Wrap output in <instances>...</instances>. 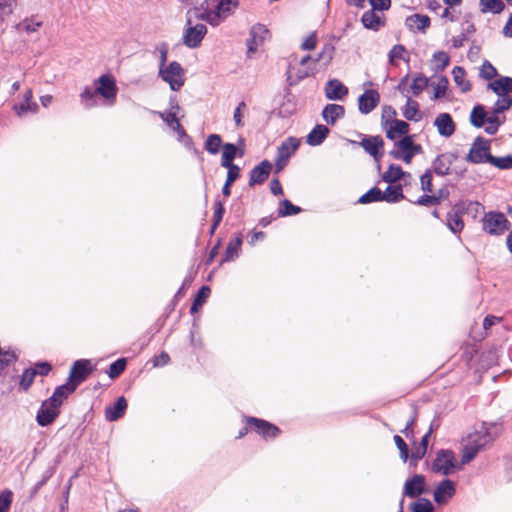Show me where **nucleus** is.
<instances>
[{
    "instance_id": "obj_1",
    "label": "nucleus",
    "mask_w": 512,
    "mask_h": 512,
    "mask_svg": "<svg viewBox=\"0 0 512 512\" xmlns=\"http://www.w3.org/2000/svg\"><path fill=\"white\" fill-rule=\"evenodd\" d=\"M117 85L114 77L110 74H103L94 82V89L85 88L81 93L82 103L87 108L98 104V95L109 103H113L117 95Z\"/></svg>"
},
{
    "instance_id": "obj_2",
    "label": "nucleus",
    "mask_w": 512,
    "mask_h": 512,
    "mask_svg": "<svg viewBox=\"0 0 512 512\" xmlns=\"http://www.w3.org/2000/svg\"><path fill=\"white\" fill-rule=\"evenodd\" d=\"M238 6L233 0H205L197 17L215 27L231 16Z\"/></svg>"
},
{
    "instance_id": "obj_3",
    "label": "nucleus",
    "mask_w": 512,
    "mask_h": 512,
    "mask_svg": "<svg viewBox=\"0 0 512 512\" xmlns=\"http://www.w3.org/2000/svg\"><path fill=\"white\" fill-rule=\"evenodd\" d=\"M64 398V384L55 389L54 394L45 400L36 415L37 423L44 427L50 425L60 413V406Z\"/></svg>"
},
{
    "instance_id": "obj_4",
    "label": "nucleus",
    "mask_w": 512,
    "mask_h": 512,
    "mask_svg": "<svg viewBox=\"0 0 512 512\" xmlns=\"http://www.w3.org/2000/svg\"><path fill=\"white\" fill-rule=\"evenodd\" d=\"M94 367L89 359L76 360L66 379V397L72 394L93 372Z\"/></svg>"
},
{
    "instance_id": "obj_5",
    "label": "nucleus",
    "mask_w": 512,
    "mask_h": 512,
    "mask_svg": "<svg viewBox=\"0 0 512 512\" xmlns=\"http://www.w3.org/2000/svg\"><path fill=\"white\" fill-rule=\"evenodd\" d=\"M460 469L461 465L452 450L441 449L436 453V457L432 463L433 472L448 476Z\"/></svg>"
},
{
    "instance_id": "obj_6",
    "label": "nucleus",
    "mask_w": 512,
    "mask_h": 512,
    "mask_svg": "<svg viewBox=\"0 0 512 512\" xmlns=\"http://www.w3.org/2000/svg\"><path fill=\"white\" fill-rule=\"evenodd\" d=\"M482 223L483 230L491 235H501L510 228V222L501 212L491 211L486 213Z\"/></svg>"
},
{
    "instance_id": "obj_7",
    "label": "nucleus",
    "mask_w": 512,
    "mask_h": 512,
    "mask_svg": "<svg viewBox=\"0 0 512 512\" xmlns=\"http://www.w3.org/2000/svg\"><path fill=\"white\" fill-rule=\"evenodd\" d=\"M359 145L368 153L377 163V170H381L380 160L384 155V140L380 135L370 136L361 135Z\"/></svg>"
},
{
    "instance_id": "obj_8",
    "label": "nucleus",
    "mask_w": 512,
    "mask_h": 512,
    "mask_svg": "<svg viewBox=\"0 0 512 512\" xmlns=\"http://www.w3.org/2000/svg\"><path fill=\"white\" fill-rule=\"evenodd\" d=\"M159 75L170 85L173 91L180 90L184 85V70L176 61L171 62L167 67L159 69Z\"/></svg>"
},
{
    "instance_id": "obj_9",
    "label": "nucleus",
    "mask_w": 512,
    "mask_h": 512,
    "mask_svg": "<svg viewBox=\"0 0 512 512\" xmlns=\"http://www.w3.org/2000/svg\"><path fill=\"white\" fill-rule=\"evenodd\" d=\"M490 156V141L478 136L471 145L466 161L473 164L488 163Z\"/></svg>"
},
{
    "instance_id": "obj_10",
    "label": "nucleus",
    "mask_w": 512,
    "mask_h": 512,
    "mask_svg": "<svg viewBox=\"0 0 512 512\" xmlns=\"http://www.w3.org/2000/svg\"><path fill=\"white\" fill-rule=\"evenodd\" d=\"M299 147V141L294 137H289L281 143L277 149V156L275 160V173L281 172L289 162V159Z\"/></svg>"
},
{
    "instance_id": "obj_11",
    "label": "nucleus",
    "mask_w": 512,
    "mask_h": 512,
    "mask_svg": "<svg viewBox=\"0 0 512 512\" xmlns=\"http://www.w3.org/2000/svg\"><path fill=\"white\" fill-rule=\"evenodd\" d=\"M250 37L247 39V56L251 57L269 37V30L265 25L257 23L250 29Z\"/></svg>"
},
{
    "instance_id": "obj_12",
    "label": "nucleus",
    "mask_w": 512,
    "mask_h": 512,
    "mask_svg": "<svg viewBox=\"0 0 512 512\" xmlns=\"http://www.w3.org/2000/svg\"><path fill=\"white\" fill-rule=\"evenodd\" d=\"M246 423L266 439L276 438L280 434V429L266 420L247 417Z\"/></svg>"
},
{
    "instance_id": "obj_13",
    "label": "nucleus",
    "mask_w": 512,
    "mask_h": 512,
    "mask_svg": "<svg viewBox=\"0 0 512 512\" xmlns=\"http://www.w3.org/2000/svg\"><path fill=\"white\" fill-rule=\"evenodd\" d=\"M456 493V485L450 479H443L434 490V501L439 504H446Z\"/></svg>"
},
{
    "instance_id": "obj_14",
    "label": "nucleus",
    "mask_w": 512,
    "mask_h": 512,
    "mask_svg": "<svg viewBox=\"0 0 512 512\" xmlns=\"http://www.w3.org/2000/svg\"><path fill=\"white\" fill-rule=\"evenodd\" d=\"M207 33V27L204 24L189 26L184 35L183 43L189 48L198 47Z\"/></svg>"
},
{
    "instance_id": "obj_15",
    "label": "nucleus",
    "mask_w": 512,
    "mask_h": 512,
    "mask_svg": "<svg viewBox=\"0 0 512 512\" xmlns=\"http://www.w3.org/2000/svg\"><path fill=\"white\" fill-rule=\"evenodd\" d=\"M380 102V94L377 90H366L358 98V109L362 114L371 113Z\"/></svg>"
},
{
    "instance_id": "obj_16",
    "label": "nucleus",
    "mask_w": 512,
    "mask_h": 512,
    "mask_svg": "<svg viewBox=\"0 0 512 512\" xmlns=\"http://www.w3.org/2000/svg\"><path fill=\"white\" fill-rule=\"evenodd\" d=\"M425 477L421 474H415L406 480L403 488V497L415 498L425 492Z\"/></svg>"
},
{
    "instance_id": "obj_17",
    "label": "nucleus",
    "mask_w": 512,
    "mask_h": 512,
    "mask_svg": "<svg viewBox=\"0 0 512 512\" xmlns=\"http://www.w3.org/2000/svg\"><path fill=\"white\" fill-rule=\"evenodd\" d=\"M456 153H442L438 155L432 162L433 171L438 176H446L450 174L452 164L457 160Z\"/></svg>"
},
{
    "instance_id": "obj_18",
    "label": "nucleus",
    "mask_w": 512,
    "mask_h": 512,
    "mask_svg": "<svg viewBox=\"0 0 512 512\" xmlns=\"http://www.w3.org/2000/svg\"><path fill=\"white\" fill-rule=\"evenodd\" d=\"M272 164L268 160H263L258 165H256L251 171H250V177H249V186L253 187L255 185H259L264 183L271 172Z\"/></svg>"
},
{
    "instance_id": "obj_19",
    "label": "nucleus",
    "mask_w": 512,
    "mask_h": 512,
    "mask_svg": "<svg viewBox=\"0 0 512 512\" xmlns=\"http://www.w3.org/2000/svg\"><path fill=\"white\" fill-rule=\"evenodd\" d=\"M434 125L442 137H450L454 134L456 126L449 113H440L434 120Z\"/></svg>"
},
{
    "instance_id": "obj_20",
    "label": "nucleus",
    "mask_w": 512,
    "mask_h": 512,
    "mask_svg": "<svg viewBox=\"0 0 512 512\" xmlns=\"http://www.w3.org/2000/svg\"><path fill=\"white\" fill-rule=\"evenodd\" d=\"M324 90L329 100H343L348 95V88L338 79L329 80Z\"/></svg>"
},
{
    "instance_id": "obj_21",
    "label": "nucleus",
    "mask_w": 512,
    "mask_h": 512,
    "mask_svg": "<svg viewBox=\"0 0 512 512\" xmlns=\"http://www.w3.org/2000/svg\"><path fill=\"white\" fill-rule=\"evenodd\" d=\"M128 404L124 396H120L110 406L105 408V419L109 422H115L121 419L127 410Z\"/></svg>"
},
{
    "instance_id": "obj_22",
    "label": "nucleus",
    "mask_w": 512,
    "mask_h": 512,
    "mask_svg": "<svg viewBox=\"0 0 512 512\" xmlns=\"http://www.w3.org/2000/svg\"><path fill=\"white\" fill-rule=\"evenodd\" d=\"M493 440L488 428L482 426L479 430L468 435L466 444L475 447L479 451Z\"/></svg>"
},
{
    "instance_id": "obj_23",
    "label": "nucleus",
    "mask_w": 512,
    "mask_h": 512,
    "mask_svg": "<svg viewBox=\"0 0 512 512\" xmlns=\"http://www.w3.org/2000/svg\"><path fill=\"white\" fill-rule=\"evenodd\" d=\"M430 18L423 14H413L406 18L405 26L411 32L425 33L426 29L430 26Z\"/></svg>"
},
{
    "instance_id": "obj_24",
    "label": "nucleus",
    "mask_w": 512,
    "mask_h": 512,
    "mask_svg": "<svg viewBox=\"0 0 512 512\" xmlns=\"http://www.w3.org/2000/svg\"><path fill=\"white\" fill-rule=\"evenodd\" d=\"M386 137L390 140L395 141L397 136H409V124L403 120L392 119L386 127Z\"/></svg>"
},
{
    "instance_id": "obj_25",
    "label": "nucleus",
    "mask_w": 512,
    "mask_h": 512,
    "mask_svg": "<svg viewBox=\"0 0 512 512\" xmlns=\"http://www.w3.org/2000/svg\"><path fill=\"white\" fill-rule=\"evenodd\" d=\"M390 152H396L397 155H404L411 152H422V146L416 144L412 136H404L394 142V148Z\"/></svg>"
},
{
    "instance_id": "obj_26",
    "label": "nucleus",
    "mask_w": 512,
    "mask_h": 512,
    "mask_svg": "<svg viewBox=\"0 0 512 512\" xmlns=\"http://www.w3.org/2000/svg\"><path fill=\"white\" fill-rule=\"evenodd\" d=\"M243 243V236L241 233H235L233 237L230 239L226 251L224 254V257L222 259V262H231L234 261L236 258H238L241 246Z\"/></svg>"
},
{
    "instance_id": "obj_27",
    "label": "nucleus",
    "mask_w": 512,
    "mask_h": 512,
    "mask_svg": "<svg viewBox=\"0 0 512 512\" xmlns=\"http://www.w3.org/2000/svg\"><path fill=\"white\" fill-rule=\"evenodd\" d=\"M344 115L345 108L339 104H327L322 110L323 120L329 125H334L336 121L342 119Z\"/></svg>"
},
{
    "instance_id": "obj_28",
    "label": "nucleus",
    "mask_w": 512,
    "mask_h": 512,
    "mask_svg": "<svg viewBox=\"0 0 512 512\" xmlns=\"http://www.w3.org/2000/svg\"><path fill=\"white\" fill-rule=\"evenodd\" d=\"M488 89L492 90L497 96L509 95L512 92V78L501 76L488 84Z\"/></svg>"
},
{
    "instance_id": "obj_29",
    "label": "nucleus",
    "mask_w": 512,
    "mask_h": 512,
    "mask_svg": "<svg viewBox=\"0 0 512 512\" xmlns=\"http://www.w3.org/2000/svg\"><path fill=\"white\" fill-rule=\"evenodd\" d=\"M244 150H238L237 146L233 143H225L223 145V152L221 158V166L229 167L234 165V159L238 157H243Z\"/></svg>"
},
{
    "instance_id": "obj_30",
    "label": "nucleus",
    "mask_w": 512,
    "mask_h": 512,
    "mask_svg": "<svg viewBox=\"0 0 512 512\" xmlns=\"http://www.w3.org/2000/svg\"><path fill=\"white\" fill-rule=\"evenodd\" d=\"M329 132L330 130L328 127L322 124H317L307 135L306 142L310 146H318L323 143Z\"/></svg>"
},
{
    "instance_id": "obj_31",
    "label": "nucleus",
    "mask_w": 512,
    "mask_h": 512,
    "mask_svg": "<svg viewBox=\"0 0 512 512\" xmlns=\"http://www.w3.org/2000/svg\"><path fill=\"white\" fill-rule=\"evenodd\" d=\"M501 112H496L495 108H492L490 113L487 112L485 132L489 135H495L499 127L505 122V116H500Z\"/></svg>"
},
{
    "instance_id": "obj_32",
    "label": "nucleus",
    "mask_w": 512,
    "mask_h": 512,
    "mask_svg": "<svg viewBox=\"0 0 512 512\" xmlns=\"http://www.w3.org/2000/svg\"><path fill=\"white\" fill-rule=\"evenodd\" d=\"M361 22L365 28L374 31H378L382 26H384V21L373 9L363 13Z\"/></svg>"
},
{
    "instance_id": "obj_33",
    "label": "nucleus",
    "mask_w": 512,
    "mask_h": 512,
    "mask_svg": "<svg viewBox=\"0 0 512 512\" xmlns=\"http://www.w3.org/2000/svg\"><path fill=\"white\" fill-rule=\"evenodd\" d=\"M405 198L401 185L387 186L386 190L382 192V201L388 203H397Z\"/></svg>"
},
{
    "instance_id": "obj_34",
    "label": "nucleus",
    "mask_w": 512,
    "mask_h": 512,
    "mask_svg": "<svg viewBox=\"0 0 512 512\" xmlns=\"http://www.w3.org/2000/svg\"><path fill=\"white\" fill-rule=\"evenodd\" d=\"M487 111L481 104H477L473 107L470 113V123L476 128H482L486 123Z\"/></svg>"
},
{
    "instance_id": "obj_35",
    "label": "nucleus",
    "mask_w": 512,
    "mask_h": 512,
    "mask_svg": "<svg viewBox=\"0 0 512 512\" xmlns=\"http://www.w3.org/2000/svg\"><path fill=\"white\" fill-rule=\"evenodd\" d=\"M479 7L482 13L500 14L505 9V3L502 0H479Z\"/></svg>"
},
{
    "instance_id": "obj_36",
    "label": "nucleus",
    "mask_w": 512,
    "mask_h": 512,
    "mask_svg": "<svg viewBox=\"0 0 512 512\" xmlns=\"http://www.w3.org/2000/svg\"><path fill=\"white\" fill-rule=\"evenodd\" d=\"M403 116L409 121H419L421 119L418 102L412 100L409 96H407V102L403 110Z\"/></svg>"
},
{
    "instance_id": "obj_37",
    "label": "nucleus",
    "mask_w": 512,
    "mask_h": 512,
    "mask_svg": "<svg viewBox=\"0 0 512 512\" xmlns=\"http://www.w3.org/2000/svg\"><path fill=\"white\" fill-rule=\"evenodd\" d=\"M405 175V172L399 165L391 164L388 170L383 173L382 179L384 182L392 184L400 180Z\"/></svg>"
},
{
    "instance_id": "obj_38",
    "label": "nucleus",
    "mask_w": 512,
    "mask_h": 512,
    "mask_svg": "<svg viewBox=\"0 0 512 512\" xmlns=\"http://www.w3.org/2000/svg\"><path fill=\"white\" fill-rule=\"evenodd\" d=\"M223 145L222 138L219 134H210L205 141L204 148L208 153L215 155L219 153Z\"/></svg>"
},
{
    "instance_id": "obj_39",
    "label": "nucleus",
    "mask_w": 512,
    "mask_h": 512,
    "mask_svg": "<svg viewBox=\"0 0 512 512\" xmlns=\"http://www.w3.org/2000/svg\"><path fill=\"white\" fill-rule=\"evenodd\" d=\"M452 74L456 85L460 87L462 92H467L471 89L469 81L465 80L466 72L464 68L456 66L454 67Z\"/></svg>"
},
{
    "instance_id": "obj_40",
    "label": "nucleus",
    "mask_w": 512,
    "mask_h": 512,
    "mask_svg": "<svg viewBox=\"0 0 512 512\" xmlns=\"http://www.w3.org/2000/svg\"><path fill=\"white\" fill-rule=\"evenodd\" d=\"M447 226L453 233H459L464 227L460 213L451 211L447 215Z\"/></svg>"
},
{
    "instance_id": "obj_41",
    "label": "nucleus",
    "mask_w": 512,
    "mask_h": 512,
    "mask_svg": "<svg viewBox=\"0 0 512 512\" xmlns=\"http://www.w3.org/2000/svg\"><path fill=\"white\" fill-rule=\"evenodd\" d=\"M210 295V288L208 286H202L193 300L190 311L191 313H195L198 309L205 303L206 299Z\"/></svg>"
},
{
    "instance_id": "obj_42",
    "label": "nucleus",
    "mask_w": 512,
    "mask_h": 512,
    "mask_svg": "<svg viewBox=\"0 0 512 512\" xmlns=\"http://www.w3.org/2000/svg\"><path fill=\"white\" fill-rule=\"evenodd\" d=\"M300 212H301V208L299 206L292 204L287 199H284L283 201H281L280 206L278 208V214L281 217L296 215Z\"/></svg>"
},
{
    "instance_id": "obj_43",
    "label": "nucleus",
    "mask_w": 512,
    "mask_h": 512,
    "mask_svg": "<svg viewBox=\"0 0 512 512\" xmlns=\"http://www.w3.org/2000/svg\"><path fill=\"white\" fill-rule=\"evenodd\" d=\"M379 201H382V191L378 187L371 188L358 199V203L360 204H369Z\"/></svg>"
},
{
    "instance_id": "obj_44",
    "label": "nucleus",
    "mask_w": 512,
    "mask_h": 512,
    "mask_svg": "<svg viewBox=\"0 0 512 512\" xmlns=\"http://www.w3.org/2000/svg\"><path fill=\"white\" fill-rule=\"evenodd\" d=\"M225 213L224 203L221 200H215L214 203V214H213V223L210 230V233L213 234L216 228L219 226L223 219V215Z\"/></svg>"
},
{
    "instance_id": "obj_45",
    "label": "nucleus",
    "mask_w": 512,
    "mask_h": 512,
    "mask_svg": "<svg viewBox=\"0 0 512 512\" xmlns=\"http://www.w3.org/2000/svg\"><path fill=\"white\" fill-rule=\"evenodd\" d=\"M412 512H434V505L426 498H419L410 506Z\"/></svg>"
},
{
    "instance_id": "obj_46",
    "label": "nucleus",
    "mask_w": 512,
    "mask_h": 512,
    "mask_svg": "<svg viewBox=\"0 0 512 512\" xmlns=\"http://www.w3.org/2000/svg\"><path fill=\"white\" fill-rule=\"evenodd\" d=\"M488 163L499 168V169H511L512 168V156L507 155L504 157H495L491 155L488 159Z\"/></svg>"
},
{
    "instance_id": "obj_47",
    "label": "nucleus",
    "mask_w": 512,
    "mask_h": 512,
    "mask_svg": "<svg viewBox=\"0 0 512 512\" xmlns=\"http://www.w3.org/2000/svg\"><path fill=\"white\" fill-rule=\"evenodd\" d=\"M126 364L127 362L125 358H119L116 361H114L109 367V377L111 379L119 377L124 372Z\"/></svg>"
},
{
    "instance_id": "obj_48",
    "label": "nucleus",
    "mask_w": 512,
    "mask_h": 512,
    "mask_svg": "<svg viewBox=\"0 0 512 512\" xmlns=\"http://www.w3.org/2000/svg\"><path fill=\"white\" fill-rule=\"evenodd\" d=\"M429 80L424 75H418L413 79V83L411 84V91L413 96H418L427 86Z\"/></svg>"
},
{
    "instance_id": "obj_49",
    "label": "nucleus",
    "mask_w": 512,
    "mask_h": 512,
    "mask_svg": "<svg viewBox=\"0 0 512 512\" xmlns=\"http://www.w3.org/2000/svg\"><path fill=\"white\" fill-rule=\"evenodd\" d=\"M13 109L16 114L21 117L27 112L36 113L38 110V105L37 103H28L23 100L21 103L15 104Z\"/></svg>"
},
{
    "instance_id": "obj_50",
    "label": "nucleus",
    "mask_w": 512,
    "mask_h": 512,
    "mask_svg": "<svg viewBox=\"0 0 512 512\" xmlns=\"http://www.w3.org/2000/svg\"><path fill=\"white\" fill-rule=\"evenodd\" d=\"M433 60L435 62L436 71H443L450 63V58L444 51L434 53Z\"/></svg>"
},
{
    "instance_id": "obj_51",
    "label": "nucleus",
    "mask_w": 512,
    "mask_h": 512,
    "mask_svg": "<svg viewBox=\"0 0 512 512\" xmlns=\"http://www.w3.org/2000/svg\"><path fill=\"white\" fill-rule=\"evenodd\" d=\"M480 77L485 80H491L498 75L497 69L488 61H484L480 68Z\"/></svg>"
},
{
    "instance_id": "obj_52",
    "label": "nucleus",
    "mask_w": 512,
    "mask_h": 512,
    "mask_svg": "<svg viewBox=\"0 0 512 512\" xmlns=\"http://www.w3.org/2000/svg\"><path fill=\"white\" fill-rule=\"evenodd\" d=\"M158 115L170 129L174 130L175 128H179L180 122L175 112H158Z\"/></svg>"
},
{
    "instance_id": "obj_53",
    "label": "nucleus",
    "mask_w": 512,
    "mask_h": 512,
    "mask_svg": "<svg viewBox=\"0 0 512 512\" xmlns=\"http://www.w3.org/2000/svg\"><path fill=\"white\" fill-rule=\"evenodd\" d=\"M35 377H36V373L34 370L31 369V367L25 369L21 375L20 387L24 391H27L30 388V386L32 385Z\"/></svg>"
},
{
    "instance_id": "obj_54",
    "label": "nucleus",
    "mask_w": 512,
    "mask_h": 512,
    "mask_svg": "<svg viewBox=\"0 0 512 512\" xmlns=\"http://www.w3.org/2000/svg\"><path fill=\"white\" fill-rule=\"evenodd\" d=\"M498 100L495 102L493 108L496 109V112H505L509 110L512 107V96L511 95H505V96H498Z\"/></svg>"
},
{
    "instance_id": "obj_55",
    "label": "nucleus",
    "mask_w": 512,
    "mask_h": 512,
    "mask_svg": "<svg viewBox=\"0 0 512 512\" xmlns=\"http://www.w3.org/2000/svg\"><path fill=\"white\" fill-rule=\"evenodd\" d=\"M478 452H479V450L476 449L475 447L465 444L464 449H463L462 458H461V463H459V464L461 466L468 464L476 457Z\"/></svg>"
},
{
    "instance_id": "obj_56",
    "label": "nucleus",
    "mask_w": 512,
    "mask_h": 512,
    "mask_svg": "<svg viewBox=\"0 0 512 512\" xmlns=\"http://www.w3.org/2000/svg\"><path fill=\"white\" fill-rule=\"evenodd\" d=\"M448 87V79L445 76L439 78L437 84L434 85V99H440L445 96Z\"/></svg>"
},
{
    "instance_id": "obj_57",
    "label": "nucleus",
    "mask_w": 512,
    "mask_h": 512,
    "mask_svg": "<svg viewBox=\"0 0 512 512\" xmlns=\"http://www.w3.org/2000/svg\"><path fill=\"white\" fill-rule=\"evenodd\" d=\"M14 360H16V356L13 352L4 351L2 348H0V375L2 374L3 370Z\"/></svg>"
},
{
    "instance_id": "obj_58",
    "label": "nucleus",
    "mask_w": 512,
    "mask_h": 512,
    "mask_svg": "<svg viewBox=\"0 0 512 512\" xmlns=\"http://www.w3.org/2000/svg\"><path fill=\"white\" fill-rule=\"evenodd\" d=\"M12 492L5 490L0 493V512H8L12 503Z\"/></svg>"
},
{
    "instance_id": "obj_59",
    "label": "nucleus",
    "mask_w": 512,
    "mask_h": 512,
    "mask_svg": "<svg viewBox=\"0 0 512 512\" xmlns=\"http://www.w3.org/2000/svg\"><path fill=\"white\" fill-rule=\"evenodd\" d=\"M394 442L397 446V448L400 451V458L406 462L409 457V450L406 442L403 440V438L399 435L394 436Z\"/></svg>"
},
{
    "instance_id": "obj_60",
    "label": "nucleus",
    "mask_w": 512,
    "mask_h": 512,
    "mask_svg": "<svg viewBox=\"0 0 512 512\" xmlns=\"http://www.w3.org/2000/svg\"><path fill=\"white\" fill-rule=\"evenodd\" d=\"M31 369L35 371L36 376H46L52 370V365L47 361H40L35 363Z\"/></svg>"
},
{
    "instance_id": "obj_61",
    "label": "nucleus",
    "mask_w": 512,
    "mask_h": 512,
    "mask_svg": "<svg viewBox=\"0 0 512 512\" xmlns=\"http://www.w3.org/2000/svg\"><path fill=\"white\" fill-rule=\"evenodd\" d=\"M439 203H440V197H437L434 195H422L414 202V204L420 205V206L437 205Z\"/></svg>"
},
{
    "instance_id": "obj_62",
    "label": "nucleus",
    "mask_w": 512,
    "mask_h": 512,
    "mask_svg": "<svg viewBox=\"0 0 512 512\" xmlns=\"http://www.w3.org/2000/svg\"><path fill=\"white\" fill-rule=\"evenodd\" d=\"M406 50L403 45H394L389 52V61L390 63H394L395 59H404V54Z\"/></svg>"
},
{
    "instance_id": "obj_63",
    "label": "nucleus",
    "mask_w": 512,
    "mask_h": 512,
    "mask_svg": "<svg viewBox=\"0 0 512 512\" xmlns=\"http://www.w3.org/2000/svg\"><path fill=\"white\" fill-rule=\"evenodd\" d=\"M16 3V0H2L0 2V18L3 19L5 16H8L13 11V6Z\"/></svg>"
},
{
    "instance_id": "obj_64",
    "label": "nucleus",
    "mask_w": 512,
    "mask_h": 512,
    "mask_svg": "<svg viewBox=\"0 0 512 512\" xmlns=\"http://www.w3.org/2000/svg\"><path fill=\"white\" fill-rule=\"evenodd\" d=\"M395 115H396V110L393 107H391V106L383 107L382 117H381L382 126L386 127V125H388V123H390V121L392 119H394Z\"/></svg>"
}]
</instances>
